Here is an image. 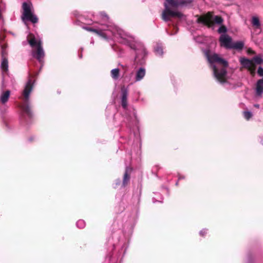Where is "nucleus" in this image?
Returning <instances> with one entry per match:
<instances>
[{"label":"nucleus","instance_id":"1","mask_svg":"<svg viewBox=\"0 0 263 263\" xmlns=\"http://www.w3.org/2000/svg\"><path fill=\"white\" fill-rule=\"evenodd\" d=\"M206 58L212 67L215 77L220 83L226 80V71L225 68L228 65V62L220 58L218 54L205 52Z\"/></svg>","mask_w":263,"mask_h":263},{"label":"nucleus","instance_id":"2","mask_svg":"<svg viewBox=\"0 0 263 263\" xmlns=\"http://www.w3.org/2000/svg\"><path fill=\"white\" fill-rule=\"evenodd\" d=\"M23 13L22 20L23 21H29L32 23H36L38 18L32 12V5L31 3H24L23 4Z\"/></svg>","mask_w":263,"mask_h":263},{"label":"nucleus","instance_id":"3","mask_svg":"<svg viewBox=\"0 0 263 263\" xmlns=\"http://www.w3.org/2000/svg\"><path fill=\"white\" fill-rule=\"evenodd\" d=\"M198 20L199 22L209 26H213L214 23L221 24L223 22V20L220 16L217 15L213 16L211 12H208L206 14L200 16Z\"/></svg>","mask_w":263,"mask_h":263},{"label":"nucleus","instance_id":"4","mask_svg":"<svg viewBox=\"0 0 263 263\" xmlns=\"http://www.w3.org/2000/svg\"><path fill=\"white\" fill-rule=\"evenodd\" d=\"M164 5L165 8L162 13V18L164 21H168L172 17L181 18L183 16L182 14L179 11L171 10L167 4H164Z\"/></svg>","mask_w":263,"mask_h":263},{"label":"nucleus","instance_id":"5","mask_svg":"<svg viewBox=\"0 0 263 263\" xmlns=\"http://www.w3.org/2000/svg\"><path fill=\"white\" fill-rule=\"evenodd\" d=\"M240 62L244 68L248 69L252 74L255 72L256 65L252 60H249L246 58H241Z\"/></svg>","mask_w":263,"mask_h":263},{"label":"nucleus","instance_id":"6","mask_svg":"<svg viewBox=\"0 0 263 263\" xmlns=\"http://www.w3.org/2000/svg\"><path fill=\"white\" fill-rule=\"evenodd\" d=\"M251 23L254 28V32L259 34L261 32V24L259 17L256 16H252Z\"/></svg>","mask_w":263,"mask_h":263},{"label":"nucleus","instance_id":"7","mask_svg":"<svg viewBox=\"0 0 263 263\" xmlns=\"http://www.w3.org/2000/svg\"><path fill=\"white\" fill-rule=\"evenodd\" d=\"M219 41L221 46L227 48H231L232 44V39L227 34H222L220 36Z\"/></svg>","mask_w":263,"mask_h":263},{"label":"nucleus","instance_id":"8","mask_svg":"<svg viewBox=\"0 0 263 263\" xmlns=\"http://www.w3.org/2000/svg\"><path fill=\"white\" fill-rule=\"evenodd\" d=\"M27 40L29 44L32 47L34 46L38 47L39 46H41V41L40 40L36 39L32 34H30L28 36Z\"/></svg>","mask_w":263,"mask_h":263},{"label":"nucleus","instance_id":"9","mask_svg":"<svg viewBox=\"0 0 263 263\" xmlns=\"http://www.w3.org/2000/svg\"><path fill=\"white\" fill-rule=\"evenodd\" d=\"M32 55L34 57L36 58L39 62H42V59L44 58L45 54L42 46H39L37 47L36 51H33Z\"/></svg>","mask_w":263,"mask_h":263},{"label":"nucleus","instance_id":"10","mask_svg":"<svg viewBox=\"0 0 263 263\" xmlns=\"http://www.w3.org/2000/svg\"><path fill=\"white\" fill-rule=\"evenodd\" d=\"M32 90V84L31 81L30 80L27 83L24 90L23 91V95L26 101H28L29 98V95Z\"/></svg>","mask_w":263,"mask_h":263},{"label":"nucleus","instance_id":"11","mask_svg":"<svg viewBox=\"0 0 263 263\" xmlns=\"http://www.w3.org/2000/svg\"><path fill=\"white\" fill-rule=\"evenodd\" d=\"M185 0H165L164 4H167L168 7H177L184 5Z\"/></svg>","mask_w":263,"mask_h":263},{"label":"nucleus","instance_id":"12","mask_svg":"<svg viewBox=\"0 0 263 263\" xmlns=\"http://www.w3.org/2000/svg\"><path fill=\"white\" fill-rule=\"evenodd\" d=\"M263 92V79L258 81L256 86V94L261 96Z\"/></svg>","mask_w":263,"mask_h":263},{"label":"nucleus","instance_id":"13","mask_svg":"<svg viewBox=\"0 0 263 263\" xmlns=\"http://www.w3.org/2000/svg\"><path fill=\"white\" fill-rule=\"evenodd\" d=\"M3 57H4V51L2 52ZM1 69L3 73H6L8 70V62L6 59L3 58L1 63Z\"/></svg>","mask_w":263,"mask_h":263},{"label":"nucleus","instance_id":"14","mask_svg":"<svg viewBox=\"0 0 263 263\" xmlns=\"http://www.w3.org/2000/svg\"><path fill=\"white\" fill-rule=\"evenodd\" d=\"M10 94V92L9 90L4 92L2 93L0 97V100L2 103L4 104L7 102L9 98Z\"/></svg>","mask_w":263,"mask_h":263},{"label":"nucleus","instance_id":"15","mask_svg":"<svg viewBox=\"0 0 263 263\" xmlns=\"http://www.w3.org/2000/svg\"><path fill=\"white\" fill-rule=\"evenodd\" d=\"M244 46V43L242 41H238L233 43L231 48H233L237 50H241Z\"/></svg>","mask_w":263,"mask_h":263},{"label":"nucleus","instance_id":"16","mask_svg":"<svg viewBox=\"0 0 263 263\" xmlns=\"http://www.w3.org/2000/svg\"><path fill=\"white\" fill-rule=\"evenodd\" d=\"M145 74V69L141 68L137 72L136 74V81H140L143 78Z\"/></svg>","mask_w":263,"mask_h":263},{"label":"nucleus","instance_id":"17","mask_svg":"<svg viewBox=\"0 0 263 263\" xmlns=\"http://www.w3.org/2000/svg\"><path fill=\"white\" fill-rule=\"evenodd\" d=\"M127 96V90L122 89V105L124 108H126L127 106V100H126Z\"/></svg>","mask_w":263,"mask_h":263},{"label":"nucleus","instance_id":"18","mask_svg":"<svg viewBox=\"0 0 263 263\" xmlns=\"http://www.w3.org/2000/svg\"><path fill=\"white\" fill-rule=\"evenodd\" d=\"M111 75L113 79H118L119 75V69L118 68H115L111 70Z\"/></svg>","mask_w":263,"mask_h":263},{"label":"nucleus","instance_id":"19","mask_svg":"<svg viewBox=\"0 0 263 263\" xmlns=\"http://www.w3.org/2000/svg\"><path fill=\"white\" fill-rule=\"evenodd\" d=\"M252 60L253 61L254 63H255L257 64H261L263 63V59L260 55L254 57Z\"/></svg>","mask_w":263,"mask_h":263},{"label":"nucleus","instance_id":"20","mask_svg":"<svg viewBox=\"0 0 263 263\" xmlns=\"http://www.w3.org/2000/svg\"><path fill=\"white\" fill-rule=\"evenodd\" d=\"M128 169L127 168L126 172L124 175L123 184V185H125L127 184V182L129 180V176L127 174Z\"/></svg>","mask_w":263,"mask_h":263},{"label":"nucleus","instance_id":"21","mask_svg":"<svg viewBox=\"0 0 263 263\" xmlns=\"http://www.w3.org/2000/svg\"><path fill=\"white\" fill-rule=\"evenodd\" d=\"M85 29L87 30V31L93 32H95V33H96L97 34H98L99 35L103 36L101 32L99 31L98 30H97V29H92V28H86Z\"/></svg>","mask_w":263,"mask_h":263},{"label":"nucleus","instance_id":"22","mask_svg":"<svg viewBox=\"0 0 263 263\" xmlns=\"http://www.w3.org/2000/svg\"><path fill=\"white\" fill-rule=\"evenodd\" d=\"M243 116L247 120H249L252 116V114L250 111H245L243 112Z\"/></svg>","mask_w":263,"mask_h":263},{"label":"nucleus","instance_id":"23","mask_svg":"<svg viewBox=\"0 0 263 263\" xmlns=\"http://www.w3.org/2000/svg\"><path fill=\"white\" fill-rule=\"evenodd\" d=\"M77 225L80 228H83L85 226V222L83 220H80L77 221Z\"/></svg>","mask_w":263,"mask_h":263},{"label":"nucleus","instance_id":"24","mask_svg":"<svg viewBox=\"0 0 263 263\" xmlns=\"http://www.w3.org/2000/svg\"><path fill=\"white\" fill-rule=\"evenodd\" d=\"M156 54L158 55H161L163 53V50L161 47H157L155 49Z\"/></svg>","mask_w":263,"mask_h":263},{"label":"nucleus","instance_id":"25","mask_svg":"<svg viewBox=\"0 0 263 263\" xmlns=\"http://www.w3.org/2000/svg\"><path fill=\"white\" fill-rule=\"evenodd\" d=\"M23 110L28 115L31 113V109L28 105H26L23 108Z\"/></svg>","mask_w":263,"mask_h":263},{"label":"nucleus","instance_id":"26","mask_svg":"<svg viewBox=\"0 0 263 263\" xmlns=\"http://www.w3.org/2000/svg\"><path fill=\"white\" fill-rule=\"evenodd\" d=\"M227 31V29L226 28L222 26H221L219 29H218V32L220 33H225Z\"/></svg>","mask_w":263,"mask_h":263},{"label":"nucleus","instance_id":"27","mask_svg":"<svg viewBox=\"0 0 263 263\" xmlns=\"http://www.w3.org/2000/svg\"><path fill=\"white\" fill-rule=\"evenodd\" d=\"M258 74L260 76H263V68L261 67H259L257 70Z\"/></svg>","mask_w":263,"mask_h":263},{"label":"nucleus","instance_id":"28","mask_svg":"<svg viewBox=\"0 0 263 263\" xmlns=\"http://www.w3.org/2000/svg\"><path fill=\"white\" fill-rule=\"evenodd\" d=\"M203 233H205V231L204 230H202V231H201L200 232V235H203Z\"/></svg>","mask_w":263,"mask_h":263},{"label":"nucleus","instance_id":"29","mask_svg":"<svg viewBox=\"0 0 263 263\" xmlns=\"http://www.w3.org/2000/svg\"><path fill=\"white\" fill-rule=\"evenodd\" d=\"M254 106L255 107H256V108H259V105L258 104H255Z\"/></svg>","mask_w":263,"mask_h":263},{"label":"nucleus","instance_id":"30","mask_svg":"<svg viewBox=\"0 0 263 263\" xmlns=\"http://www.w3.org/2000/svg\"><path fill=\"white\" fill-rule=\"evenodd\" d=\"M248 52H249V53L250 52H253V51L249 49V50H248Z\"/></svg>","mask_w":263,"mask_h":263}]
</instances>
